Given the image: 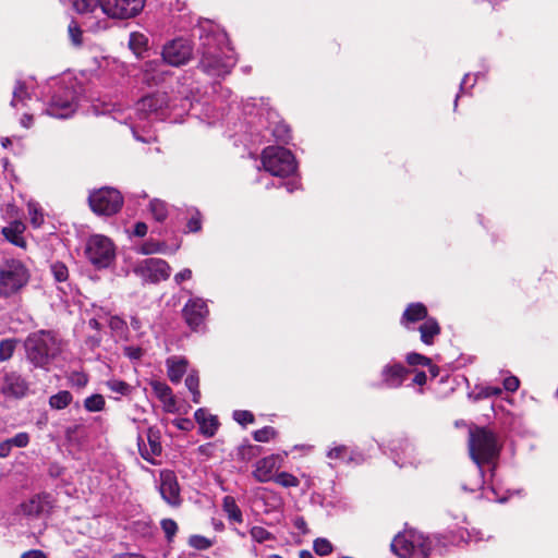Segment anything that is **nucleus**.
Masks as SVG:
<instances>
[{
    "mask_svg": "<svg viewBox=\"0 0 558 558\" xmlns=\"http://www.w3.org/2000/svg\"><path fill=\"white\" fill-rule=\"evenodd\" d=\"M192 270L190 268H184L178 274L174 275V282L177 284H181L183 281L190 280L192 278Z\"/></svg>",
    "mask_w": 558,
    "mask_h": 558,
    "instance_id": "nucleus-58",
    "label": "nucleus"
},
{
    "mask_svg": "<svg viewBox=\"0 0 558 558\" xmlns=\"http://www.w3.org/2000/svg\"><path fill=\"white\" fill-rule=\"evenodd\" d=\"M147 230H148V228H147V225L145 222H136L134 225L132 234L134 236L142 238V236L146 235Z\"/></svg>",
    "mask_w": 558,
    "mask_h": 558,
    "instance_id": "nucleus-60",
    "label": "nucleus"
},
{
    "mask_svg": "<svg viewBox=\"0 0 558 558\" xmlns=\"http://www.w3.org/2000/svg\"><path fill=\"white\" fill-rule=\"evenodd\" d=\"M16 339H3L0 341V361H9L16 349Z\"/></svg>",
    "mask_w": 558,
    "mask_h": 558,
    "instance_id": "nucleus-34",
    "label": "nucleus"
},
{
    "mask_svg": "<svg viewBox=\"0 0 558 558\" xmlns=\"http://www.w3.org/2000/svg\"><path fill=\"white\" fill-rule=\"evenodd\" d=\"M162 60L172 66H180L190 61L193 56V45L190 39L178 37L166 43L162 47Z\"/></svg>",
    "mask_w": 558,
    "mask_h": 558,
    "instance_id": "nucleus-13",
    "label": "nucleus"
},
{
    "mask_svg": "<svg viewBox=\"0 0 558 558\" xmlns=\"http://www.w3.org/2000/svg\"><path fill=\"white\" fill-rule=\"evenodd\" d=\"M421 333V341L427 345L434 343V338L440 333V326L438 322L433 318H426L418 328Z\"/></svg>",
    "mask_w": 558,
    "mask_h": 558,
    "instance_id": "nucleus-29",
    "label": "nucleus"
},
{
    "mask_svg": "<svg viewBox=\"0 0 558 558\" xmlns=\"http://www.w3.org/2000/svg\"><path fill=\"white\" fill-rule=\"evenodd\" d=\"M405 360H407L408 364L412 365V366H417V365L429 366L430 365L429 357H427L423 354L416 353V352L409 353L407 355Z\"/></svg>",
    "mask_w": 558,
    "mask_h": 558,
    "instance_id": "nucleus-47",
    "label": "nucleus"
},
{
    "mask_svg": "<svg viewBox=\"0 0 558 558\" xmlns=\"http://www.w3.org/2000/svg\"><path fill=\"white\" fill-rule=\"evenodd\" d=\"M277 432L271 426H265L254 432L253 437L258 442H268L276 436Z\"/></svg>",
    "mask_w": 558,
    "mask_h": 558,
    "instance_id": "nucleus-45",
    "label": "nucleus"
},
{
    "mask_svg": "<svg viewBox=\"0 0 558 558\" xmlns=\"http://www.w3.org/2000/svg\"><path fill=\"white\" fill-rule=\"evenodd\" d=\"M391 452L395 463L400 468H416L424 460L416 446L409 439L395 441Z\"/></svg>",
    "mask_w": 558,
    "mask_h": 558,
    "instance_id": "nucleus-14",
    "label": "nucleus"
},
{
    "mask_svg": "<svg viewBox=\"0 0 558 558\" xmlns=\"http://www.w3.org/2000/svg\"><path fill=\"white\" fill-rule=\"evenodd\" d=\"M501 445L497 436L485 427H476L469 433V452L470 457L476 465V478L473 482L464 483L462 488L468 492H476L483 488L486 483L484 478V465L494 476L496 461L499 458Z\"/></svg>",
    "mask_w": 558,
    "mask_h": 558,
    "instance_id": "nucleus-4",
    "label": "nucleus"
},
{
    "mask_svg": "<svg viewBox=\"0 0 558 558\" xmlns=\"http://www.w3.org/2000/svg\"><path fill=\"white\" fill-rule=\"evenodd\" d=\"M25 229L26 227L22 221L13 220L9 226L2 228V234L12 244L25 248L26 241L23 236Z\"/></svg>",
    "mask_w": 558,
    "mask_h": 558,
    "instance_id": "nucleus-23",
    "label": "nucleus"
},
{
    "mask_svg": "<svg viewBox=\"0 0 558 558\" xmlns=\"http://www.w3.org/2000/svg\"><path fill=\"white\" fill-rule=\"evenodd\" d=\"M313 548L314 551L319 556H327L333 549L332 544L327 538L324 537L316 538L314 541Z\"/></svg>",
    "mask_w": 558,
    "mask_h": 558,
    "instance_id": "nucleus-44",
    "label": "nucleus"
},
{
    "mask_svg": "<svg viewBox=\"0 0 558 558\" xmlns=\"http://www.w3.org/2000/svg\"><path fill=\"white\" fill-rule=\"evenodd\" d=\"M271 134L277 141L287 143L290 138V129L286 123L278 122L271 129Z\"/></svg>",
    "mask_w": 558,
    "mask_h": 558,
    "instance_id": "nucleus-42",
    "label": "nucleus"
},
{
    "mask_svg": "<svg viewBox=\"0 0 558 558\" xmlns=\"http://www.w3.org/2000/svg\"><path fill=\"white\" fill-rule=\"evenodd\" d=\"M277 469V457L268 456L256 462L253 476L258 483H267L274 480Z\"/></svg>",
    "mask_w": 558,
    "mask_h": 558,
    "instance_id": "nucleus-22",
    "label": "nucleus"
},
{
    "mask_svg": "<svg viewBox=\"0 0 558 558\" xmlns=\"http://www.w3.org/2000/svg\"><path fill=\"white\" fill-rule=\"evenodd\" d=\"M259 452V447L253 445H244L239 448V456L243 460H251Z\"/></svg>",
    "mask_w": 558,
    "mask_h": 558,
    "instance_id": "nucleus-53",
    "label": "nucleus"
},
{
    "mask_svg": "<svg viewBox=\"0 0 558 558\" xmlns=\"http://www.w3.org/2000/svg\"><path fill=\"white\" fill-rule=\"evenodd\" d=\"M202 228L201 217L199 213L197 211L195 215H193L189 221H187V229L191 232H197Z\"/></svg>",
    "mask_w": 558,
    "mask_h": 558,
    "instance_id": "nucleus-57",
    "label": "nucleus"
},
{
    "mask_svg": "<svg viewBox=\"0 0 558 558\" xmlns=\"http://www.w3.org/2000/svg\"><path fill=\"white\" fill-rule=\"evenodd\" d=\"M69 35L74 46H80L82 44V31L74 21L69 24Z\"/></svg>",
    "mask_w": 558,
    "mask_h": 558,
    "instance_id": "nucleus-51",
    "label": "nucleus"
},
{
    "mask_svg": "<svg viewBox=\"0 0 558 558\" xmlns=\"http://www.w3.org/2000/svg\"><path fill=\"white\" fill-rule=\"evenodd\" d=\"M148 38L141 33H131L129 39L130 49L137 56H142V53L147 49Z\"/></svg>",
    "mask_w": 558,
    "mask_h": 558,
    "instance_id": "nucleus-31",
    "label": "nucleus"
},
{
    "mask_svg": "<svg viewBox=\"0 0 558 558\" xmlns=\"http://www.w3.org/2000/svg\"><path fill=\"white\" fill-rule=\"evenodd\" d=\"M84 408L88 412H99L105 408V399L101 395H93L85 399Z\"/></svg>",
    "mask_w": 558,
    "mask_h": 558,
    "instance_id": "nucleus-39",
    "label": "nucleus"
},
{
    "mask_svg": "<svg viewBox=\"0 0 558 558\" xmlns=\"http://www.w3.org/2000/svg\"><path fill=\"white\" fill-rule=\"evenodd\" d=\"M251 537L257 543L274 539V535L263 526H253L250 531Z\"/></svg>",
    "mask_w": 558,
    "mask_h": 558,
    "instance_id": "nucleus-43",
    "label": "nucleus"
},
{
    "mask_svg": "<svg viewBox=\"0 0 558 558\" xmlns=\"http://www.w3.org/2000/svg\"><path fill=\"white\" fill-rule=\"evenodd\" d=\"M159 493L161 498L171 507H179L182 502L180 486L173 471L162 470L159 474Z\"/></svg>",
    "mask_w": 558,
    "mask_h": 558,
    "instance_id": "nucleus-16",
    "label": "nucleus"
},
{
    "mask_svg": "<svg viewBox=\"0 0 558 558\" xmlns=\"http://www.w3.org/2000/svg\"><path fill=\"white\" fill-rule=\"evenodd\" d=\"M189 545L198 550H205L214 545V542L203 535H191L189 538Z\"/></svg>",
    "mask_w": 558,
    "mask_h": 558,
    "instance_id": "nucleus-41",
    "label": "nucleus"
},
{
    "mask_svg": "<svg viewBox=\"0 0 558 558\" xmlns=\"http://www.w3.org/2000/svg\"><path fill=\"white\" fill-rule=\"evenodd\" d=\"M106 385L112 392L120 396H128L132 390V387L128 383L119 379H110Z\"/></svg>",
    "mask_w": 558,
    "mask_h": 558,
    "instance_id": "nucleus-40",
    "label": "nucleus"
},
{
    "mask_svg": "<svg viewBox=\"0 0 558 558\" xmlns=\"http://www.w3.org/2000/svg\"><path fill=\"white\" fill-rule=\"evenodd\" d=\"M149 211L155 220L162 222L168 217V205L158 198H154L149 203Z\"/></svg>",
    "mask_w": 558,
    "mask_h": 558,
    "instance_id": "nucleus-32",
    "label": "nucleus"
},
{
    "mask_svg": "<svg viewBox=\"0 0 558 558\" xmlns=\"http://www.w3.org/2000/svg\"><path fill=\"white\" fill-rule=\"evenodd\" d=\"M426 318H428L426 306L423 303H412L405 308L401 318V324L407 328H410V324L420 320L425 322Z\"/></svg>",
    "mask_w": 558,
    "mask_h": 558,
    "instance_id": "nucleus-25",
    "label": "nucleus"
},
{
    "mask_svg": "<svg viewBox=\"0 0 558 558\" xmlns=\"http://www.w3.org/2000/svg\"><path fill=\"white\" fill-rule=\"evenodd\" d=\"M69 2L77 13L101 12L111 19L126 20L136 16L144 8L145 0H60Z\"/></svg>",
    "mask_w": 558,
    "mask_h": 558,
    "instance_id": "nucleus-5",
    "label": "nucleus"
},
{
    "mask_svg": "<svg viewBox=\"0 0 558 558\" xmlns=\"http://www.w3.org/2000/svg\"><path fill=\"white\" fill-rule=\"evenodd\" d=\"M165 243L148 240L145 241L138 248L137 252L143 255H151L157 253H163L165 252Z\"/></svg>",
    "mask_w": 558,
    "mask_h": 558,
    "instance_id": "nucleus-36",
    "label": "nucleus"
},
{
    "mask_svg": "<svg viewBox=\"0 0 558 558\" xmlns=\"http://www.w3.org/2000/svg\"><path fill=\"white\" fill-rule=\"evenodd\" d=\"M151 388L156 397L163 403L165 409L168 412H173L175 409V400L171 388L161 381L151 383Z\"/></svg>",
    "mask_w": 558,
    "mask_h": 558,
    "instance_id": "nucleus-26",
    "label": "nucleus"
},
{
    "mask_svg": "<svg viewBox=\"0 0 558 558\" xmlns=\"http://www.w3.org/2000/svg\"><path fill=\"white\" fill-rule=\"evenodd\" d=\"M29 270L19 259H7L0 265V296L11 298L21 292L29 281Z\"/></svg>",
    "mask_w": 558,
    "mask_h": 558,
    "instance_id": "nucleus-8",
    "label": "nucleus"
},
{
    "mask_svg": "<svg viewBox=\"0 0 558 558\" xmlns=\"http://www.w3.org/2000/svg\"><path fill=\"white\" fill-rule=\"evenodd\" d=\"M28 391V383L16 372H7L3 375L1 392L5 397L23 398Z\"/></svg>",
    "mask_w": 558,
    "mask_h": 558,
    "instance_id": "nucleus-19",
    "label": "nucleus"
},
{
    "mask_svg": "<svg viewBox=\"0 0 558 558\" xmlns=\"http://www.w3.org/2000/svg\"><path fill=\"white\" fill-rule=\"evenodd\" d=\"M109 327L112 331L122 335L128 329L126 322L119 316H111L109 319Z\"/></svg>",
    "mask_w": 558,
    "mask_h": 558,
    "instance_id": "nucleus-49",
    "label": "nucleus"
},
{
    "mask_svg": "<svg viewBox=\"0 0 558 558\" xmlns=\"http://www.w3.org/2000/svg\"><path fill=\"white\" fill-rule=\"evenodd\" d=\"M222 510L231 523H242L243 522V513H242L240 507L238 506L234 497H232V496L223 497Z\"/></svg>",
    "mask_w": 558,
    "mask_h": 558,
    "instance_id": "nucleus-30",
    "label": "nucleus"
},
{
    "mask_svg": "<svg viewBox=\"0 0 558 558\" xmlns=\"http://www.w3.org/2000/svg\"><path fill=\"white\" fill-rule=\"evenodd\" d=\"M90 209L98 216L116 215L123 205V196L113 187H100L88 196Z\"/></svg>",
    "mask_w": 558,
    "mask_h": 558,
    "instance_id": "nucleus-11",
    "label": "nucleus"
},
{
    "mask_svg": "<svg viewBox=\"0 0 558 558\" xmlns=\"http://www.w3.org/2000/svg\"><path fill=\"white\" fill-rule=\"evenodd\" d=\"M12 447L24 448L29 444V435L25 432L16 434L14 437L9 438Z\"/></svg>",
    "mask_w": 558,
    "mask_h": 558,
    "instance_id": "nucleus-52",
    "label": "nucleus"
},
{
    "mask_svg": "<svg viewBox=\"0 0 558 558\" xmlns=\"http://www.w3.org/2000/svg\"><path fill=\"white\" fill-rule=\"evenodd\" d=\"M21 558H47L45 556V554L40 550H36V549H33V550H28L26 553H24Z\"/></svg>",
    "mask_w": 558,
    "mask_h": 558,
    "instance_id": "nucleus-63",
    "label": "nucleus"
},
{
    "mask_svg": "<svg viewBox=\"0 0 558 558\" xmlns=\"http://www.w3.org/2000/svg\"><path fill=\"white\" fill-rule=\"evenodd\" d=\"M161 529L168 541H171L178 532V524L172 519H163L161 521Z\"/></svg>",
    "mask_w": 558,
    "mask_h": 558,
    "instance_id": "nucleus-48",
    "label": "nucleus"
},
{
    "mask_svg": "<svg viewBox=\"0 0 558 558\" xmlns=\"http://www.w3.org/2000/svg\"><path fill=\"white\" fill-rule=\"evenodd\" d=\"M145 438L142 435L137 438V446L141 457L151 464H156V458L161 456V434L156 427H149L146 430Z\"/></svg>",
    "mask_w": 558,
    "mask_h": 558,
    "instance_id": "nucleus-15",
    "label": "nucleus"
},
{
    "mask_svg": "<svg viewBox=\"0 0 558 558\" xmlns=\"http://www.w3.org/2000/svg\"><path fill=\"white\" fill-rule=\"evenodd\" d=\"M33 84H28L25 81H16L15 87L13 89V97L11 100V106L13 108H19L25 106L26 100H29L32 97Z\"/></svg>",
    "mask_w": 558,
    "mask_h": 558,
    "instance_id": "nucleus-27",
    "label": "nucleus"
},
{
    "mask_svg": "<svg viewBox=\"0 0 558 558\" xmlns=\"http://www.w3.org/2000/svg\"><path fill=\"white\" fill-rule=\"evenodd\" d=\"M12 446L9 441V439H5L3 441L0 442V458H7L10 456L11 453V450H12Z\"/></svg>",
    "mask_w": 558,
    "mask_h": 558,
    "instance_id": "nucleus-61",
    "label": "nucleus"
},
{
    "mask_svg": "<svg viewBox=\"0 0 558 558\" xmlns=\"http://www.w3.org/2000/svg\"><path fill=\"white\" fill-rule=\"evenodd\" d=\"M72 401V395L68 390L59 391L49 398V405L56 410L66 408Z\"/></svg>",
    "mask_w": 558,
    "mask_h": 558,
    "instance_id": "nucleus-33",
    "label": "nucleus"
},
{
    "mask_svg": "<svg viewBox=\"0 0 558 558\" xmlns=\"http://www.w3.org/2000/svg\"><path fill=\"white\" fill-rule=\"evenodd\" d=\"M123 354L131 361H137L143 356L144 351L140 347L126 345L123 348Z\"/></svg>",
    "mask_w": 558,
    "mask_h": 558,
    "instance_id": "nucleus-54",
    "label": "nucleus"
},
{
    "mask_svg": "<svg viewBox=\"0 0 558 558\" xmlns=\"http://www.w3.org/2000/svg\"><path fill=\"white\" fill-rule=\"evenodd\" d=\"M209 311L207 303L202 298H191L182 310L186 324L194 330L203 325Z\"/></svg>",
    "mask_w": 558,
    "mask_h": 558,
    "instance_id": "nucleus-17",
    "label": "nucleus"
},
{
    "mask_svg": "<svg viewBox=\"0 0 558 558\" xmlns=\"http://www.w3.org/2000/svg\"><path fill=\"white\" fill-rule=\"evenodd\" d=\"M294 526L301 531L302 533H306L307 531V525H306V522L305 520L302 518V517H298L294 519V522H293Z\"/></svg>",
    "mask_w": 558,
    "mask_h": 558,
    "instance_id": "nucleus-64",
    "label": "nucleus"
},
{
    "mask_svg": "<svg viewBox=\"0 0 558 558\" xmlns=\"http://www.w3.org/2000/svg\"><path fill=\"white\" fill-rule=\"evenodd\" d=\"M198 385H199L198 375L196 373L189 374L187 377L185 378V386L187 387V389L190 391L198 389Z\"/></svg>",
    "mask_w": 558,
    "mask_h": 558,
    "instance_id": "nucleus-59",
    "label": "nucleus"
},
{
    "mask_svg": "<svg viewBox=\"0 0 558 558\" xmlns=\"http://www.w3.org/2000/svg\"><path fill=\"white\" fill-rule=\"evenodd\" d=\"M132 272L141 279L143 284H157L170 277L171 267L165 259L149 257L136 262Z\"/></svg>",
    "mask_w": 558,
    "mask_h": 558,
    "instance_id": "nucleus-12",
    "label": "nucleus"
},
{
    "mask_svg": "<svg viewBox=\"0 0 558 558\" xmlns=\"http://www.w3.org/2000/svg\"><path fill=\"white\" fill-rule=\"evenodd\" d=\"M326 456L330 460H339L345 464L359 465L365 460L364 454L360 450L345 445H337L330 448Z\"/></svg>",
    "mask_w": 558,
    "mask_h": 558,
    "instance_id": "nucleus-21",
    "label": "nucleus"
},
{
    "mask_svg": "<svg viewBox=\"0 0 558 558\" xmlns=\"http://www.w3.org/2000/svg\"><path fill=\"white\" fill-rule=\"evenodd\" d=\"M471 534L462 529L446 535H425L415 530H405L395 536L391 550L400 558H437L444 555L448 544L460 545Z\"/></svg>",
    "mask_w": 558,
    "mask_h": 558,
    "instance_id": "nucleus-3",
    "label": "nucleus"
},
{
    "mask_svg": "<svg viewBox=\"0 0 558 558\" xmlns=\"http://www.w3.org/2000/svg\"><path fill=\"white\" fill-rule=\"evenodd\" d=\"M189 81L190 77L183 76L177 83V90L172 88L170 94L158 90L142 97L134 108L126 109V112H117L114 119L120 122L130 123L131 131L136 141L143 143L155 142L156 135L150 130L143 129V133H140L137 121L170 119L177 122L179 118L193 107L192 88Z\"/></svg>",
    "mask_w": 558,
    "mask_h": 558,
    "instance_id": "nucleus-1",
    "label": "nucleus"
},
{
    "mask_svg": "<svg viewBox=\"0 0 558 558\" xmlns=\"http://www.w3.org/2000/svg\"><path fill=\"white\" fill-rule=\"evenodd\" d=\"M82 90V86L75 80L58 82L45 112L57 119L72 117L77 109Z\"/></svg>",
    "mask_w": 558,
    "mask_h": 558,
    "instance_id": "nucleus-6",
    "label": "nucleus"
},
{
    "mask_svg": "<svg viewBox=\"0 0 558 558\" xmlns=\"http://www.w3.org/2000/svg\"><path fill=\"white\" fill-rule=\"evenodd\" d=\"M272 481L286 488L296 487L300 484L299 478L288 472L278 473Z\"/></svg>",
    "mask_w": 558,
    "mask_h": 558,
    "instance_id": "nucleus-37",
    "label": "nucleus"
},
{
    "mask_svg": "<svg viewBox=\"0 0 558 558\" xmlns=\"http://www.w3.org/2000/svg\"><path fill=\"white\" fill-rule=\"evenodd\" d=\"M233 418L241 425L252 424L254 422L253 413L246 410H235L233 412Z\"/></svg>",
    "mask_w": 558,
    "mask_h": 558,
    "instance_id": "nucleus-50",
    "label": "nucleus"
},
{
    "mask_svg": "<svg viewBox=\"0 0 558 558\" xmlns=\"http://www.w3.org/2000/svg\"><path fill=\"white\" fill-rule=\"evenodd\" d=\"M410 371L401 363H388L381 372V386L396 389L402 386Z\"/></svg>",
    "mask_w": 558,
    "mask_h": 558,
    "instance_id": "nucleus-18",
    "label": "nucleus"
},
{
    "mask_svg": "<svg viewBox=\"0 0 558 558\" xmlns=\"http://www.w3.org/2000/svg\"><path fill=\"white\" fill-rule=\"evenodd\" d=\"M52 504L49 495H37L21 505L22 512L32 518H39L50 512Z\"/></svg>",
    "mask_w": 558,
    "mask_h": 558,
    "instance_id": "nucleus-20",
    "label": "nucleus"
},
{
    "mask_svg": "<svg viewBox=\"0 0 558 558\" xmlns=\"http://www.w3.org/2000/svg\"><path fill=\"white\" fill-rule=\"evenodd\" d=\"M51 274L57 282H65L69 278V269L65 264L54 262L50 266Z\"/></svg>",
    "mask_w": 558,
    "mask_h": 558,
    "instance_id": "nucleus-38",
    "label": "nucleus"
},
{
    "mask_svg": "<svg viewBox=\"0 0 558 558\" xmlns=\"http://www.w3.org/2000/svg\"><path fill=\"white\" fill-rule=\"evenodd\" d=\"M167 367L169 379L172 383L178 384L186 373L187 361L185 359L172 356L167 360Z\"/></svg>",
    "mask_w": 558,
    "mask_h": 558,
    "instance_id": "nucleus-28",
    "label": "nucleus"
},
{
    "mask_svg": "<svg viewBox=\"0 0 558 558\" xmlns=\"http://www.w3.org/2000/svg\"><path fill=\"white\" fill-rule=\"evenodd\" d=\"M264 169L275 177H288L295 172L296 161L293 154L281 146H268L262 153Z\"/></svg>",
    "mask_w": 558,
    "mask_h": 558,
    "instance_id": "nucleus-9",
    "label": "nucleus"
},
{
    "mask_svg": "<svg viewBox=\"0 0 558 558\" xmlns=\"http://www.w3.org/2000/svg\"><path fill=\"white\" fill-rule=\"evenodd\" d=\"M476 389L478 391L475 396V400L499 396L502 392V389L500 387L494 386H477Z\"/></svg>",
    "mask_w": 558,
    "mask_h": 558,
    "instance_id": "nucleus-46",
    "label": "nucleus"
},
{
    "mask_svg": "<svg viewBox=\"0 0 558 558\" xmlns=\"http://www.w3.org/2000/svg\"><path fill=\"white\" fill-rule=\"evenodd\" d=\"M24 348L27 360L40 368H47L60 350L56 336L47 330L29 333L24 341Z\"/></svg>",
    "mask_w": 558,
    "mask_h": 558,
    "instance_id": "nucleus-7",
    "label": "nucleus"
},
{
    "mask_svg": "<svg viewBox=\"0 0 558 558\" xmlns=\"http://www.w3.org/2000/svg\"><path fill=\"white\" fill-rule=\"evenodd\" d=\"M27 210L29 216L31 225L34 228H39L44 222V214L38 204L29 202L27 204Z\"/></svg>",
    "mask_w": 558,
    "mask_h": 558,
    "instance_id": "nucleus-35",
    "label": "nucleus"
},
{
    "mask_svg": "<svg viewBox=\"0 0 558 558\" xmlns=\"http://www.w3.org/2000/svg\"><path fill=\"white\" fill-rule=\"evenodd\" d=\"M519 386H520V381H519L518 377H515V376H509V377L505 378V380H504V388L507 391L514 392L518 390Z\"/></svg>",
    "mask_w": 558,
    "mask_h": 558,
    "instance_id": "nucleus-56",
    "label": "nucleus"
},
{
    "mask_svg": "<svg viewBox=\"0 0 558 558\" xmlns=\"http://www.w3.org/2000/svg\"><path fill=\"white\" fill-rule=\"evenodd\" d=\"M85 255L97 269H104L114 262L116 247L109 238L95 234L86 242Z\"/></svg>",
    "mask_w": 558,
    "mask_h": 558,
    "instance_id": "nucleus-10",
    "label": "nucleus"
},
{
    "mask_svg": "<svg viewBox=\"0 0 558 558\" xmlns=\"http://www.w3.org/2000/svg\"><path fill=\"white\" fill-rule=\"evenodd\" d=\"M426 380H427V375L425 372H417L414 377H413V380L412 383L414 385H418V386H423L426 384Z\"/></svg>",
    "mask_w": 558,
    "mask_h": 558,
    "instance_id": "nucleus-62",
    "label": "nucleus"
},
{
    "mask_svg": "<svg viewBox=\"0 0 558 558\" xmlns=\"http://www.w3.org/2000/svg\"><path fill=\"white\" fill-rule=\"evenodd\" d=\"M195 420L199 424L201 432L208 437L214 436L218 429L217 417L209 414L205 409L196 410Z\"/></svg>",
    "mask_w": 558,
    "mask_h": 558,
    "instance_id": "nucleus-24",
    "label": "nucleus"
},
{
    "mask_svg": "<svg viewBox=\"0 0 558 558\" xmlns=\"http://www.w3.org/2000/svg\"><path fill=\"white\" fill-rule=\"evenodd\" d=\"M87 381H88V378L83 373H72L70 376V383L72 386H75V387H84V386H86Z\"/></svg>",
    "mask_w": 558,
    "mask_h": 558,
    "instance_id": "nucleus-55",
    "label": "nucleus"
},
{
    "mask_svg": "<svg viewBox=\"0 0 558 558\" xmlns=\"http://www.w3.org/2000/svg\"><path fill=\"white\" fill-rule=\"evenodd\" d=\"M198 31V68L211 77L228 75L235 65L236 59L227 33L209 21L201 23Z\"/></svg>",
    "mask_w": 558,
    "mask_h": 558,
    "instance_id": "nucleus-2",
    "label": "nucleus"
}]
</instances>
